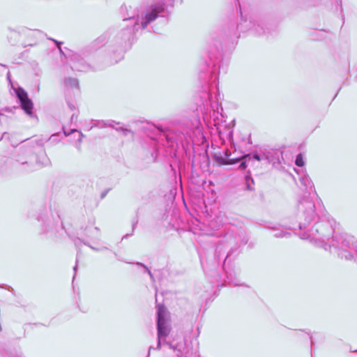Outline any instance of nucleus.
Returning <instances> with one entry per match:
<instances>
[{
  "mask_svg": "<svg viewBox=\"0 0 357 357\" xmlns=\"http://www.w3.org/2000/svg\"><path fill=\"white\" fill-rule=\"evenodd\" d=\"M330 247L339 250L338 255L346 259H354L357 262V241L352 236H335Z\"/></svg>",
  "mask_w": 357,
  "mask_h": 357,
  "instance_id": "f257e3e1",
  "label": "nucleus"
},
{
  "mask_svg": "<svg viewBox=\"0 0 357 357\" xmlns=\"http://www.w3.org/2000/svg\"><path fill=\"white\" fill-rule=\"evenodd\" d=\"M157 329H158V347H161V341L170 333V326L168 323L169 317L167 309L163 305H158L157 307Z\"/></svg>",
  "mask_w": 357,
  "mask_h": 357,
  "instance_id": "f03ea898",
  "label": "nucleus"
},
{
  "mask_svg": "<svg viewBox=\"0 0 357 357\" xmlns=\"http://www.w3.org/2000/svg\"><path fill=\"white\" fill-rule=\"evenodd\" d=\"M323 227V224H317L315 227L311 229L310 234H304L301 238L303 239H310L312 241H321L323 243H326L328 239L327 238V236L322 232Z\"/></svg>",
  "mask_w": 357,
  "mask_h": 357,
  "instance_id": "7ed1b4c3",
  "label": "nucleus"
},
{
  "mask_svg": "<svg viewBox=\"0 0 357 357\" xmlns=\"http://www.w3.org/2000/svg\"><path fill=\"white\" fill-rule=\"evenodd\" d=\"M16 95L20 101L22 108L29 114H32L33 103L28 98L26 92L22 88H17L15 90Z\"/></svg>",
  "mask_w": 357,
  "mask_h": 357,
  "instance_id": "20e7f679",
  "label": "nucleus"
},
{
  "mask_svg": "<svg viewBox=\"0 0 357 357\" xmlns=\"http://www.w3.org/2000/svg\"><path fill=\"white\" fill-rule=\"evenodd\" d=\"M163 10V7L161 5L156 6L152 8L151 12L150 13H147L145 17V20L142 22V26L143 28H145L146 25L154 20L158 15Z\"/></svg>",
  "mask_w": 357,
  "mask_h": 357,
  "instance_id": "39448f33",
  "label": "nucleus"
},
{
  "mask_svg": "<svg viewBox=\"0 0 357 357\" xmlns=\"http://www.w3.org/2000/svg\"><path fill=\"white\" fill-rule=\"evenodd\" d=\"M64 133L66 135H68L70 133L73 134L74 135V137L77 140L78 143H80L82 137V134L79 131L77 130H72L69 133H67L66 131H64Z\"/></svg>",
  "mask_w": 357,
  "mask_h": 357,
  "instance_id": "423d86ee",
  "label": "nucleus"
},
{
  "mask_svg": "<svg viewBox=\"0 0 357 357\" xmlns=\"http://www.w3.org/2000/svg\"><path fill=\"white\" fill-rule=\"evenodd\" d=\"M300 181L302 183V184L305 186L306 188H312V181L310 179V178L307 176H301L300 178Z\"/></svg>",
  "mask_w": 357,
  "mask_h": 357,
  "instance_id": "0eeeda50",
  "label": "nucleus"
},
{
  "mask_svg": "<svg viewBox=\"0 0 357 357\" xmlns=\"http://www.w3.org/2000/svg\"><path fill=\"white\" fill-rule=\"evenodd\" d=\"M296 165L298 167H303L304 165V160L301 154H298L296 159Z\"/></svg>",
  "mask_w": 357,
  "mask_h": 357,
  "instance_id": "6e6552de",
  "label": "nucleus"
},
{
  "mask_svg": "<svg viewBox=\"0 0 357 357\" xmlns=\"http://www.w3.org/2000/svg\"><path fill=\"white\" fill-rule=\"evenodd\" d=\"M66 84L71 85L72 86H77L78 82L75 79H69L66 80Z\"/></svg>",
  "mask_w": 357,
  "mask_h": 357,
  "instance_id": "1a4fd4ad",
  "label": "nucleus"
},
{
  "mask_svg": "<svg viewBox=\"0 0 357 357\" xmlns=\"http://www.w3.org/2000/svg\"><path fill=\"white\" fill-rule=\"evenodd\" d=\"M246 167H247L246 162H242L240 164L239 168L241 169H245L246 168Z\"/></svg>",
  "mask_w": 357,
  "mask_h": 357,
  "instance_id": "9d476101",
  "label": "nucleus"
},
{
  "mask_svg": "<svg viewBox=\"0 0 357 357\" xmlns=\"http://www.w3.org/2000/svg\"><path fill=\"white\" fill-rule=\"evenodd\" d=\"M253 158H254L255 160H258V161H259V160H261V159H260L259 155H257V154H255V155H253Z\"/></svg>",
  "mask_w": 357,
  "mask_h": 357,
  "instance_id": "9b49d317",
  "label": "nucleus"
},
{
  "mask_svg": "<svg viewBox=\"0 0 357 357\" xmlns=\"http://www.w3.org/2000/svg\"><path fill=\"white\" fill-rule=\"evenodd\" d=\"M285 235L284 234L280 233V234H275V236L277 237H283Z\"/></svg>",
  "mask_w": 357,
  "mask_h": 357,
  "instance_id": "f8f14e48",
  "label": "nucleus"
},
{
  "mask_svg": "<svg viewBox=\"0 0 357 357\" xmlns=\"http://www.w3.org/2000/svg\"><path fill=\"white\" fill-rule=\"evenodd\" d=\"M148 272H149V274L151 276V271H148Z\"/></svg>",
  "mask_w": 357,
  "mask_h": 357,
  "instance_id": "ddd939ff",
  "label": "nucleus"
}]
</instances>
